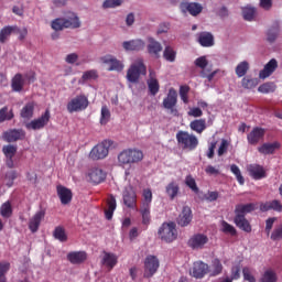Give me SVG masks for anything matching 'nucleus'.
I'll list each match as a JSON object with an SVG mask.
<instances>
[{"label": "nucleus", "instance_id": "obj_6", "mask_svg": "<svg viewBox=\"0 0 282 282\" xmlns=\"http://www.w3.org/2000/svg\"><path fill=\"white\" fill-rule=\"evenodd\" d=\"M112 140H104L91 149L89 158L94 161L104 160L109 154V149L112 147Z\"/></svg>", "mask_w": 282, "mask_h": 282}, {"label": "nucleus", "instance_id": "obj_28", "mask_svg": "<svg viewBox=\"0 0 282 282\" xmlns=\"http://www.w3.org/2000/svg\"><path fill=\"white\" fill-rule=\"evenodd\" d=\"M163 51V47L159 41L153 37H149L148 52L150 55L155 58H160V53Z\"/></svg>", "mask_w": 282, "mask_h": 282}, {"label": "nucleus", "instance_id": "obj_15", "mask_svg": "<svg viewBox=\"0 0 282 282\" xmlns=\"http://www.w3.org/2000/svg\"><path fill=\"white\" fill-rule=\"evenodd\" d=\"M247 172H249V176L256 181H260L267 177V172L263 165H258L257 163H252L251 165H247Z\"/></svg>", "mask_w": 282, "mask_h": 282}, {"label": "nucleus", "instance_id": "obj_13", "mask_svg": "<svg viewBox=\"0 0 282 282\" xmlns=\"http://www.w3.org/2000/svg\"><path fill=\"white\" fill-rule=\"evenodd\" d=\"M17 151H18V147L15 144H11V143L6 144L2 148V152H3L4 156H6V165L9 169H13L14 167L13 158L17 154Z\"/></svg>", "mask_w": 282, "mask_h": 282}, {"label": "nucleus", "instance_id": "obj_24", "mask_svg": "<svg viewBox=\"0 0 282 282\" xmlns=\"http://www.w3.org/2000/svg\"><path fill=\"white\" fill-rule=\"evenodd\" d=\"M209 272V265L203 261L195 262L192 270V275L196 279H203Z\"/></svg>", "mask_w": 282, "mask_h": 282}, {"label": "nucleus", "instance_id": "obj_62", "mask_svg": "<svg viewBox=\"0 0 282 282\" xmlns=\"http://www.w3.org/2000/svg\"><path fill=\"white\" fill-rule=\"evenodd\" d=\"M195 65L202 69H205L208 65L206 56H200L195 59Z\"/></svg>", "mask_w": 282, "mask_h": 282}, {"label": "nucleus", "instance_id": "obj_1", "mask_svg": "<svg viewBox=\"0 0 282 282\" xmlns=\"http://www.w3.org/2000/svg\"><path fill=\"white\" fill-rule=\"evenodd\" d=\"M144 154L142 150L137 148H127L118 155V163L120 166H131L132 164H138L142 162Z\"/></svg>", "mask_w": 282, "mask_h": 282}, {"label": "nucleus", "instance_id": "obj_42", "mask_svg": "<svg viewBox=\"0 0 282 282\" xmlns=\"http://www.w3.org/2000/svg\"><path fill=\"white\" fill-rule=\"evenodd\" d=\"M279 32V22H275V24H273V26H271V29H269V31L267 32V41H269V43H274L278 39Z\"/></svg>", "mask_w": 282, "mask_h": 282}, {"label": "nucleus", "instance_id": "obj_11", "mask_svg": "<svg viewBox=\"0 0 282 282\" xmlns=\"http://www.w3.org/2000/svg\"><path fill=\"white\" fill-rule=\"evenodd\" d=\"M160 268V261L154 256H148L144 261V274L145 279H151L158 272Z\"/></svg>", "mask_w": 282, "mask_h": 282}, {"label": "nucleus", "instance_id": "obj_17", "mask_svg": "<svg viewBox=\"0 0 282 282\" xmlns=\"http://www.w3.org/2000/svg\"><path fill=\"white\" fill-rule=\"evenodd\" d=\"M265 134V130L261 127H254L250 133L247 134V142L251 145H257Z\"/></svg>", "mask_w": 282, "mask_h": 282}, {"label": "nucleus", "instance_id": "obj_48", "mask_svg": "<svg viewBox=\"0 0 282 282\" xmlns=\"http://www.w3.org/2000/svg\"><path fill=\"white\" fill-rule=\"evenodd\" d=\"M259 85L258 78L242 77V88L253 89Z\"/></svg>", "mask_w": 282, "mask_h": 282}, {"label": "nucleus", "instance_id": "obj_44", "mask_svg": "<svg viewBox=\"0 0 282 282\" xmlns=\"http://www.w3.org/2000/svg\"><path fill=\"white\" fill-rule=\"evenodd\" d=\"M256 8L247 6L242 8V19H245V21H249L251 22L254 19L256 15Z\"/></svg>", "mask_w": 282, "mask_h": 282}, {"label": "nucleus", "instance_id": "obj_54", "mask_svg": "<svg viewBox=\"0 0 282 282\" xmlns=\"http://www.w3.org/2000/svg\"><path fill=\"white\" fill-rule=\"evenodd\" d=\"M11 264L9 262H0V282H7L6 274L9 272Z\"/></svg>", "mask_w": 282, "mask_h": 282}, {"label": "nucleus", "instance_id": "obj_45", "mask_svg": "<svg viewBox=\"0 0 282 282\" xmlns=\"http://www.w3.org/2000/svg\"><path fill=\"white\" fill-rule=\"evenodd\" d=\"M260 282H278V275L275 271L269 269L262 273V278H260Z\"/></svg>", "mask_w": 282, "mask_h": 282}, {"label": "nucleus", "instance_id": "obj_35", "mask_svg": "<svg viewBox=\"0 0 282 282\" xmlns=\"http://www.w3.org/2000/svg\"><path fill=\"white\" fill-rule=\"evenodd\" d=\"M182 8L186 9L191 13V15H193V17L199 15L203 11V6L200 3H197V2L182 3Z\"/></svg>", "mask_w": 282, "mask_h": 282}, {"label": "nucleus", "instance_id": "obj_32", "mask_svg": "<svg viewBox=\"0 0 282 282\" xmlns=\"http://www.w3.org/2000/svg\"><path fill=\"white\" fill-rule=\"evenodd\" d=\"M257 209L256 203H247V205H236V209H234V214L245 216L249 213H252Z\"/></svg>", "mask_w": 282, "mask_h": 282}, {"label": "nucleus", "instance_id": "obj_27", "mask_svg": "<svg viewBox=\"0 0 282 282\" xmlns=\"http://www.w3.org/2000/svg\"><path fill=\"white\" fill-rule=\"evenodd\" d=\"M234 224H236V227H238V229H240L245 232L252 231V227H251L249 220L246 219V216H240V215L236 214V216H234Z\"/></svg>", "mask_w": 282, "mask_h": 282}, {"label": "nucleus", "instance_id": "obj_19", "mask_svg": "<svg viewBox=\"0 0 282 282\" xmlns=\"http://www.w3.org/2000/svg\"><path fill=\"white\" fill-rule=\"evenodd\" d=\"M45 218V212L44 209H40L39 212H36V214H34V216H32V218H30L29 220V229L31 230L32 234L37 232L40 226H41V221Z\"/></svg>", "mask_w": 282, "mask_h": 282}, {"label": "nucleus", "instance_id": "obj_33", "mask_svg": "<svg viewBox=\"0 0 282 282\" xmlns=\"http://www.w3.org/2000/svg\"><path fill=\"white\" fill-rule=\"evenodd\" d=\"M67 260L72 264H82L87 260V254L84 251H77V252H69L67 254Z\"/></svg>", "mask_w": 282, "mask_h": 282}, {"label": "nucleus", "instance_id": "obj_58", "mask_svg": "<svg viewBox=\"0 0 282 282\" xmlns=\"http://www.w3.org/2000/svg\"><path fill=\"white\" fill-rule=\"evenodd\" d=\"M122 3V0H105L102 3L104 9H115L120 7Z\"/></svg>", "mask_w": 282, "mask_h": 282}, {"label": "nucleus", "instance_id": "obj_43", "mask_svg": "<svg viewBox=\"0 0 282 282\" xmlns=\"http://www.w3.org/2000/svg\"><path fill=\"white\" fill-rule=\"evenodd\" d=\"M12 214H13L12 205H11L10 200H7L0 207V215L3 218L9 219L12 216Z\"/></svg>", "mask_w": 282, "mask_h": 282}, {"label": "nucleus", "instance_id": "obj_56", "mask_svg": "<svg viewBox=\"0 0 282 282\" xmlns=\"http://www.w3.org/2000/svg\"><path fill=\"white\" fill-rule=\"evenodd\" d=\"M231 173L236 175V180H238V184L243 185L245 178L241 174V170L238 167V165H231Z\"/></svg>", "mask_w": 282, "mask_h": 282}, {"label": "nucleus", "instance_id": "obj_50", "mask_svg": "<svg viewBox=\"0 0 282 282\" xmlns=\"http://www.w3.org/2000/svg\"><path fill=\"white\" fill-rule=\"evenodd\" d=\"M53 236L55 239H57L61 242L67 241V234H66L64 227H55Z\"/></svg>", "mask_w": 282, "mask_h": 282}, {"label": "nucleus", "instance_id": "obj_37", "mask_svg": "<svg viewBox=\"0 0 282 282\" xmlns=\"http://www.w3.org/2000/svg\"><path fill=\"white\" fill-rule=\"evenodd\" d=\"M105 256L102 258L101 263L111 271L118 263V257L113 253L104 252Z\"/></svg>", "mask_w": 282, "mask_h": 282}, {"label": "nucleus", "instance_id": "obj_38", "mask_svg": "<svg viewBox=\"0 0 282 282\" xmlns=\"http://www.w3.org/2000/svg\"><path fill=\"white\" fill-rule=\"evenodd\" d=\"M189 127L196 133L202 134L207 128L206 119L205 118L195 119L191 122Z\"/></svg>", "mask_w": 282, "mask_h": 282}, {"label": "nucleus", "instance_id": "obj_18", "mask_svg": "<svg viewBox=\"0 0 282 282\" xmlns=\"http://www.w3.org/2000/svg\"><path fill=\"white\" fill-rule=\"evenodd\" d=\"M279 63L276 58H271L265 65L262 70H260L259 77L260 79H267L273 75V73L278 69Z\"/></svg>", "mask_w": 282, "mask_h": 282}, {"label": "nucleus", "instance_id": "obj_26", "mask_svg": "<svg viewBox=\"0 0 282 282\" xmlns=\"http://www.w3.org/2000/svg\"><path fill=\"white\" fill-rule=\"evenodd\" d=\"M57 196L62 205H68L73 199V192L68 187H64V185H57Z\"/></svg>", "mask_w": 282, "mask_h": 282}, {"label": "nucleus", "instance_id": "obj_8", "mask_svg": "<svg viewBox=\"0 0 282 282\" xmlns=\"http://www.w3.org/2000/svg\"><path fill=\"white\" fill-rule=\"evenodd\" d=\"M141 75H147V66L144 65L143 59H138L128 69L127 79L132 84H137Z\"/></svg>", "mask_w": 282, "mask_h": 282}, {"label": "nucleus", "instance_id": "obj_5", "mask_svg": "<svg viewBox=\"0 0 282 282\" xmlns=\"http://www.w3.org/2000/svg\"><path fill=\"white\" fill-rule=\"evenodd\" d=\"M158 234L161 240L166 243L175 241L178 236L175 223H163Z\"/></svg>", "mask_w": 282, "mask_h": 282}, {"label": "nucleus", "instance_id": "obj_4", "mask_svg": "<svg viewBox=\"0 0 282 282\" xmlns=\"http://www.w3.org/2000/svg\"><path fill=\"white\" fill-rule=\"evenodd\" d=\"M142 197L143 200L139 212L142 216V224L148 227L151 224V204L153 199L152 189H143Z\"/></svg>", "mask_w": 282, "mask_h": 282}, {"label": "nucleus", "instance_id": "obj_21", "mask_svg": "<svg viewBox=\"0 0 282 282\" xmlns=\"http://www.w3.org/2000/svg\"><path fill=\"white\" fill-rule=\"evenodd\" d=\"M122 46L127 52H140L144 50L145 43L143 40L137 39L131 41H124Z\"/></svg>", "mask_w": 282, "mask_h": 282}, {"label": "nucleus", "instance_id": "obj_30", "mask_svg": "<svg viewBox=\"0 0 282 282\" xmlns=\"http://www.w3.org/2000/svg\"><path fill=\"white\" fill-rule=\"evenodd\" d=\"M281 144L280 142L275 141L273 143L267 142L262 143V145L258 147V152L264 155H270L275 152V150L280 149Z\"/></svg>", "mask_w": 282, "mask_h": 282}, {"label": "nucleus", "instance_id": "obj_22", "mask_svg": "<svg viewBox=\"0 0 282 282\" xmlns=\"http://www.w3.org/2000/svg\"><path fill=\"white\" fill-rule=\"evenodd\" d=\"M198 43L206 48L213 47L215 46V36L212 32L203 31L198 33Z\"/></svg>", "mask_w": 282, "mask_h": 282}, {"label": "nucleus", "instance_id": "obj_9", "mask_svg": "<svg viewBox=\"0 0 282 282\" xmlns=\"http://www.w3.org/2000/svg\"><path fill=\"white\" fill-rule=\"evenodd\" d=\"M51 119V112L50 109H46L44 113H42L39 118L31 120L30 122L25 123V128L28 130H42L44 129Z\"/></svg>", "mask_w": 282, "mask_h": 282}, {"label": "nucleus", "instance_id": "obj_53", "mask_svg": "<svg viewBox=\"0 0 282 282\" xmlns=\"http://www.w3.org/2000/svg\"><path fill=\"white\" fill-rule=\"evenodd\" d=\"M185 184L187 187H189L195 194L199 193V187L195 181V178L192 176V174H188L185 178Z\"/></svg>", "mask_w": 282, "mask_h": 282}, {"label": "nucleus", "instance_id": "obj_52", "mask_svg": "<svg viewBox=\"0 0 282 282\" xmlns=\"http://www.w3.org/2000/svg\"><path fill=\"white\" fill-rule=\"evenodd\" d=\"M14 118L13 111L10 110L8 111V107L4 106L0 109V123L4 122V121H10Z\"/></svg>", "mask_w": 282, "mask_h": 282}, {"label": "nucleus", "instance_id": "obj_39", "mask_svg": "<svg viewBox=\"0 0 282 282\" xmlns=\"http://www.w3.org/2000/svg\"><path fill=\"white\" fill-rule=\"evenodd\" d=\"M34 108H35V105L33 101H30L25 106H23L20 112L21 118L26 120L32 119L34 115Z\"/></svg>", "mask_w": 282, "mask_h": 282}, {"label": "nucleus", "instance_id": "obj_47", "mask_svg": "<svg viewBox=\"0 0 282 282\" xmlns=\"http://www.w3.org/2000/svg\"><path fill=\"white\" fill-rule=\"evenodd\" d=\"M275 89H276V85L273 82H267L260 85V87H258V91L261 94L274 93Z\"/></svg>", "mask_w": 282, "mask_h": 282}, {"label": "nucleus", "instance_id": "obj_60", "mask_svg": "<svg viewBox=\"0 0 282 282\" xmlns=\"http://www.w3.org/2000/svg\"><path fill=\"white\" fill-rule=\"evenodd\" d=\"M98 78V74L96 69H90V70H86L83 74V80H90V79H97Z\"/></svg>", "mask_w": 282, "mask_h": 282}, {"label": "nucleus", "instance_id": "obj_64", "mask_svg": "<svg viewBox=\"0 0 282 282\" xmlns=\"http://www.w3.org/2000/svg\"><path fill=\"white\" fill-rule=\"evenodd\" d=\"M205 172L209 176H218L220 174V170H218V167H214V165H207Z\"/></svg>", "mask_w": 282, "mask_h": 282}, {"label": "nucleus", "instance_id": "obj_12", "mask_svg": "<svg viewBox=\"0 0 282 282\" xmlns=\"http://www.w3.org/2000/svg\"><path fill=\"white\" fill-rule=\"evenodd\" d=\"M177 105V91L174 88H170L169 95L163 100L165 109L171 110V113L177 116L178 110L175 108Z\"/></svg>", "mask_w": 282, "mask_h": 282}, {"label": "nucleus", "instance_id": "obj_23", "mask_svg": "<svg viewBox=\"0 0 282 282\" xmlns=\"http://www.w3.org/2000/svg\"><path fill=\"white\" fill-rule=\"evenodd\" d=\"M193 220V212L191 207L185 206L183 207V210L181 212L178 218H177V224L181 227H187Z\"/></svg>", "mask_w": 282, "mask_h": 282}, {"label": "nucleus", "instance_id": "obj_55", "mask_svg": "<svg viewBox=\"0 0 282 282\" xmlns=\"http://www.w3.org/2000/svg\"><path fill=\"white\" fill-rule=\"evenodd\" d=\"M189 90H191V87L187 85H182L180 87V96H181L182 100L184 101V104H186V105L189 102V100H188Z\"/></svg>", "mask_w": 282, "mask_h": 282}, {"label": "nucleus", "instance_id": "obj_20", "mask_svg": "<svg viewBox=\"0 0 282 282\" xmlns=\"http://www.w3.org/2000/svg\"><path fill=\"white\" fill-rule=\"evenodd\" d=\"M123 204L130 209L138 210L137 194L133 189L123 192Z\"/></svg>", "mask_w": 282, "mask_h": 282}, {"label": "nucleus", "instance_id": "obj_59", "mask_svg": "<svg viewBox=\"0 0 282 282\" xmlns=\"http://www.w3.org/2000/svg\"><path fill=\"white\" fill-rule=\"evenodd\" d=\"M242 278L247 282H257L256 278L253 276V274L249 268L242 269Z\"/></svg>", "mask_w": 282, "mask_h": 282}, {"label": "nucleus", "instance_id": "obj_2", "mask_svg": "<svg viewBox=\"0 0 282 282\" xmlns=\"http://www.w3.org/2000/svg\"><path fill=\"white\" fill-rule=\"evenodd\" d=\"M80 21L75 12L67 11L65 18H56L52 21V29L56 32L64 29H79Z\"/></svg>", "mask_w": 282, "mask_h": 282}, {"label": "nucleus", "instance_id": "obj_57", "mask_svg": "<svg viewBox=\"0 0 282 282\" xmlns=\"http://www.w3.org/2000/svg\"><path fill=\"white\" fill-rule=\"evenodd\" d=\"M223 231L227 235H231V237L237 236V229L232 225H229V223H226V220H223Z\"/></svg>", "mask_w": 282, "mask_h": 282}, {"label": "nucleus", "instance_id": "obj_40", "mask_svg": "<svg viewBox=\"0 0 282 282\" xmlns=\"http://www.w3.org/2000/svg\"><path fill=\"white\" fill-rule=\"evenodd\" d=\"M223 271H224V267L221 264V261L219 259L213 260V262H212V270H209L210 276L215 278V276L221 274Z\"/></svg>", "mask_w": 282, "mask_h": 282}, {"label": "nucleus", "instance_id": "obj_7", "mask_svg": "<svg viewBox=\"0 0 282 282\" xmlns=\"http://www.w3.org/2000/svg\"><path fill=\"white\" fill-rule=\"evenodd\" d=\"M88 106V97L85 94H79L67 102V110L69 113L82 112L86 110Z\"/></svg>", "mask_w": 282, "mask_h": 282}, {"label": "nucleus", "instance_id": "obj_63", "mask_svg": "<svg viewBox=\"0 0 282 282\" xmlns=\"http://www.w3.org/2000/svg\"><path fill=\"white\" fill-rule=\"evenodd\" d=\"M228 145H229L228 140L223 139V140L220 141V147H219V149H218V155H219V156H223L225 153H227V151H228Z\"/></svg>", "mask_w": 282, "mask_h": 282}, {"label": "nucleus", "instance_id": "obj_34", "mask_svg": "<svg viewBox=\"0 0 282 282\" xmlns=\"http://www.w3.org/2000/svg\"><path fill=\"white\" fill-rule=\"evenodd\" d=\"M148 87L152 96H156L160 91V83L155 77V73L150 70V78L148 79Z\"/></svg>", "mask_w": 282, "mask_h": 282}, {"label": "nucleus", "instance_id": "obj_51", "mask_svg": "<svg viewBox=\"0 0 282 282\" xmlns=\"http://www.w3.org/2000/svg\"><path fill=\"white\" fill-rule=\"evenodd\" d=\"M163 57L165 58V61L170 62V63H174L176 59V52L174 51V48L172 46H166L164 52H163Z\"/></svg>", "mask_w": 282, "mask_h": 282}, {"label": "nucleus", "instance_id": "obj_41", "mask_svg": "<svg viewBox=\"0 0 282 282\" xmlns=\"http://www.w3.org/2000/svg\"><path fill=\"white\" fill-rule=\"evenodd\" d=\"M178 193L180 186L177 185V183H174V181L166 185V194L169 195L171 200H174L177 197Z\"/></svg>", "mask_w": 282, "mask_h": 282}, {"label": "nucleus", "instance_id": "obj_61", "mask_svg": "<svg viewBox=\"0 0 282 282\" xmlns=\"http://www.w3.org/2000/svg\"><path fill=\"white\" fill-rule=\"evenodd\" d=\"M282 239V225L280 227H275L273 232L271 234V240L278 241Z\"/></svg>", "mask_w": 282, "mask_h": 282}, {"label": "nucleus", "instance_id": "obj_31", "mask_svg": "<svg viewBox=\"0 0 282 282\" xmlns=\"http://www.w3.org/2000/svg\"><path fill=\"white\" fill-rule=\"evenodd\" d=\"M117 209V200L113 194H109V198L107 199V208L105 209V217L107 220H111L113 217V213Z\"/></svg>", "mask_w": 282, "mask_h": 282}, {"label": "nucleus", "instance_id": "obj_10", "mask_svg": "<svg viewBox=\"0 0 282 282\" xmlns=\"http://www.w3.org/2000/svg\"><path fill=\"white\" fill-rule=\"evenodd\" d=\"M25 135V130L13 128L2 132V140L7 143H14L18 141H23Z\"/></svg>", "mask_w": 282, "mask_h": 282}, {"label": "nucleus", "instance_id": "obj_3", "mask_svg": "<svg viewBox=\"0 0 282 282\" xmlns=\"http://www.w3.org/2000/svg\"><path fill=\"white\" fill-rule=\"evenodd\" d=\"M176 139H177L178 145L183 150H187V151L196 150L199 144V140L195 134L184 130H180L176 133Z\"/></svg>", "mask_w": 282, "mask_h": 282}, {"label": "nucleus", "instance_id": "obj_29", "mask_svg": "<svg viewBox=\"0 0 282 282\" xmlns=\"http://www.w3.org/2000/svg\"><path fill=\"white\" fill-rule=\"evenodd\" d=\"M25 78L21 73H17L11 80V88L14 93H21L24 88Z\"/></svg>", "mask_w": 282, "mask_h": 282}, {"label": "nucleus", "instance_id": "obj_46", "mask_svg": "<svg viewBox=\"0 0 282 282\" xmlns=\"http://www.w3.org/2000/svg\"><path fill=\"white\" fill-rule=\"evenodd\" d=\"M249 68H250V66H249V63L247 61L240 62L238 64V66H236V75H238V78H241V77L246 76Z\"/></svg>", "mask_w": 282, "mask_h": 282}, {"label": "nucleus", "instance_id": "obj_25", "mask_svg": "<svg viewBox=\"0 0 282 282\" xmlns=\"http://www.w3.org/2000/svg\"><path fill=\"white\" fill-rule=\"evenodd\" d=\"M207 242H208V238L207 236H205V234H196L195 236H193V238H191V240L188 241V245L194 250H198V249H203Z\"/></svg>", "mask_w": 282, "mask_h": 282}, {"label": "nucleus", "instance_id": "obj_49", "mask_svg": "<svg viewBox=\"0 0 282 282\" xmlns=\"http://www.w3.org/2000/svg\"><path fill=\"white\" fill-rule=\"evenodd\" d=\"M111 118L110 109L107 105H104L101 108V116H100V124L106 126Z\"/></svg>", "mask_w": 282, "mask_h": 282}, {"label": "nucleus", "instance_id": "obj_36", "mask_svg": "<svg viewBox=\"0 0 282 282\" xmlns=\"http://www.w3.org/2000/svg\"><path fill=\"white\" fill-rule=\"evenodd\" d=\"M19 31L18 25H6L0 30V43L4 44L12 33Z\"/></svg>", "mask_w": 282, "mask_h": 282}, {"label": "nucleus", "instance_id": "obj_16", "mask_svg": "<svg viewBox=\"0 0 282 282\" xmlns=\"http://www.w3.org/2000/svg\"><path fill=\"white\" fill-rule=\"evenodd\" d=\"M101 62L104 64L110 65V67L108 68L109 72H122L124 67V65L119 59H117L113 55L110 54L102 56Z\"/></svg>", "mask_w": 282, "mask_h": 282}, {"label": "nucleus", "instance_id": "obj_14", "mask_svg": "<svg viewBox=\"0 0 282 282\" xmlns=\"http://www.w3.org/2000/svg\"><path fill=\"white\" fill-rule=\"evenodd\" d=\"M107 174L100 167H91L88 172L89 182L94 185H99L106 181Z\"/></svg>", "mask_w": 282, "mask_h": 282}]
</instances>
